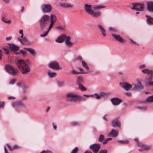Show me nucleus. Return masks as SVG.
Wrapping results in <instances>:
<instances>
[{"label": "nucleus", "instance_id": "1", "mask_svg": "<svg viewBox=\"0 0 153 153\" xmlns=\"http://www.w3.org/2000/svg\"><path fill=\"white\" fill-rule=\"evenodd\" d=\"M17 65L22 74L28 72L30 70L29 66L25 60L20 59L17 61Z\"/></svg>", "mask_w": 153, "mask_h": 153}, {"label": "nucleus", "instance_id": "2", "mask_svg": "<svg viewBox=\"0 0 153 153\" xmlns=\"http://www.w3.org/2000/svg\"><path fill=\"white\" fill-rule=\"evenodd\" d=\"M66 97L68 101L72 102H76L78 100H84L82 96L77 95L73 93L70 92L68 93L66 95Z\"/></svg>", "mask_w": 153, "mask_h": 153}, {"label": "nucleus", "instance_id": "3", "mask_svg": "<svg viewBox=\"0 0 153 153\" xmlns=\"http://www.w3.org/2000/svg\"><path fill=\"white\" fill-rule=\"evenodd\" d=\"M49 19V16L47 15H43L39 21V25L40 29H42L45 28Z\"/></svg>", "mask_w": 153, "mask_h": 153}, {"label": "nucleus", "instance_id": "4", "mask_svg": "<svg viewBox=\"0 0 153 153\" xmlns=\"http://www.w3.org/2000/svg\"><path fill=\"white\" fill-rule=\"evenodd\" d=\"M135 141L136 142V144L140 148L138 149L140 152H142L144 150H147L150 149L151 147L149 146H146L143 144L142 143L139 142L138 139L135 138L134 139Z\"/></svg>", "mask_w": 153, "mask_h": 153}, {"label": "nucleus", "instance_id": "5", "mask_svg": "<svg viewBox=\"0 0 153 153\" xmlns=\"http://www.w3.org/2000/svg\"><path fill=\"white\" fill-rule=\"evenodd\" d=\"M131 9L138 11H143L144 9V5L143 3H134L133 4V7L131 8Z\"/></svg>", "mask_w": 153, "mask_h": 153}, {"label": "nucleus", "instance_id": "6", "mask_svg": "<svg viewBox=\"0 0 153 153\" xmlns=\"http://www.w3.org/2000/svg\"><path fill=\"white\" fill-rule=\"evenodd\" d=\"M41 9L44 13H49L51 11L52 7L49 4H44L41 6Z\"/></svg>", "mask_w": 153, "mask_h": 153}, {"label": "nucleus", "instance_id": "7", "mask_svg": "<svg viewBox=\"0 0 153 153\" xmlns=\"http://www.w3.org/2000/svg\"><path fill=\"white\" fill-rule=\"evenodd\" d=\"M50 19V24L49 28H52L54 24L57 21V16L54 14H51L50 15L49 18Z\"/></svg>", "mask_w": 153, "mask_h": 153}, {"label": "nucleus", "instance_id": "8", "mask_svg": "<svg viewBox=\"0 0 153 153\" xmlns=\"http://www.w3.org/2000/svg\"><path fill=\"white\" fill-rule=\"evenodd\" d=\"M101 146V145L99 143L94 144L90 147V149L94 153H98Z\"/></svg>", "mask_w": 153, "mask_h": 153}, {"label": "nucleus", "instance_id": "9", "mask_svg": "<svg viewBox=\"0 0 153 153\" xmlns=\"http://www.w3.org/2000/svg\"><path fill=\"white\" fill-rule=\"evenodd\" d=\"M5 69L9 74L13 76L16 75L18 72L17 69H15L10 66H6Z\"/></svg>", "mask_w": 153, "mask_h": 153}, {"label": "nucleus", "instance_id": "10", "mask_svg": "<svg viewBox=\"0 0 153 153\" xmlns=\"http://www.w3.org/2000/svg\"><path fill=\"white\" fill-rule=\"evenodd\" d=\"M49 68L55 70H59L61 69V68L59 66V63L56 61H53L50 63L48 65Z\"/></svg>", "mask_w": 153, "mask_h": 153}, {"label": "nucleus", "instance_id": "11", "mask_svg": "<svg viewBox=\"0 0 153 153\" xmlns=\"http://www.w3.org/2000/svg\"><path fill=\"white\" fill-rule=\"evenodd\" d=\"M137 81L138 83L137 85L135 84L133 85L134 86L133 88L134 90L135 91L143 89L144 88L143 86L142 85L139 79H137Z\"/></svg>", "mask_w": 153, "mask_h": 153}, {"label": "nucleus", "instance_id": "12", "mask_svg": "<svg viewBox=\"0 0 153 153\" xmlns=\"http://www.w3.org/2000/svg\"><path fill=\"white\" fill-rule=\"evenodd\" d=\"M84 7L85 11L88 13L90 15L92 14L93 10L92 9V6L91 5L85 4H84Z\"/></svg>", "mask_w": 153, "mask_h": 153}, {"label": "nucleus", "instance_id": "13", "mask_svg": "<svg viewBox=\"0 0 153 153\" xmlns=\"http://www.w3.org/2000/svg\"><path fill=\"white\" fill-rule=\"evenodd\" d=\"M120 84L122 87L126 91L129 90L132 86L131 85L125 82L120 83Z\"/></svg>", "mask_w": 153, "mask_h": 153}, {"label": "nucleus", "instance_id": "14", "mask_svg": "<svg viewBox=\"0 0 153 153\" xmlns=\"http://www.w3.org/2000/svg\"><path fill=\"white\" fill-rule=\"evenodd\" d=\"M112 36L116 40L119 42L121 43H124L125 42V40L121 38L120 35L115 34H112Z\"/></svg>", "mask_w": 153, "mask_h": 153}, {"label": "nucleus", "instance_id": "15", "mask_svg": "<svg viewBox=\"0 0 153 153\" xmlns=\"http://www.w3.org/2000/svg\"><path fill=\"white\" fill-rule=\"evenodd\" d=\"M66 37V35H61L59 36L56 39V40L55 42L59 43L63 42L65 41Z\"/></svg>", "mask_w": 153, "mask_h": 153}, {"label": "nucleus", "instance_id": "16", "mask_svg": "<svg viewBox=\"0 0 153 153\" xmlns=\"http://www.w3.org/2000/svg\"><path fill=\"white\" fill-rule=\"evenodd\" d=\"M95 96L94 97L99 99L102 97H105L108 96V94L105 93L104 92H101L100 94H95Z\"/></svg>", "mask_w": 153, "mask_h": 153}, {"label": "nucleus", "instance_id": "17", "mask_svg": "<svg viewBox=\"0 0 153 153\" xmlns=\"http://www.w3.org/2000/svg\"><path fill=\"white\" fill-rule=\"evenodd\" d=\"M111 101L113 105H117L119 104L122 102V101L121 99L116 98H114L111 99Z\"/></svg>", "mask_w": 153, "mask_h": 153}, {"label": "nucleus", "instance_id": "18", "mask_svg": "<svg viewBox=\"0 0 153 153\" xmlns=\"http://www.w3.org/2000/svg\"><path fill=\"white\" fill-rule=\"evenodd\" d=\"M118 133L119 132L118 131H116L114 129H112L108 134V136H111L112 137H117L118 135Z\"/></svg>", "mask_w": 153, "mask_h": 153}, {"label": "nucleus", "instance_id": "19", "mask_svg": "<svg viewBox=\"0 0 153 153\" xmlns=\"http://www.w3.org/2000/svg\"><path fill=\"white\" fill-rule=\"evenodd\" d=\"M112 124L114 127L117 126L119 128L120 127V122L117 119H115L112 120Z\"/></svg>", "mask_w": 153, "mask_h": 153}, {"label": "nucleus", "instance_id": "20", "mask_svg": "<svg viewBox=\"0 0 153 153\" xmlns=\"http://www.w3.org/2000/svg\"><path fill=\"white\" fill-rule=\"evenodd\" d=\"M150 76H148L147 79L145 81V82L146 83L148 81V85L152 86L153 85V81H150L153 78V75H149Z\"/></svg>", "mask_w": 153, "mask_h": 153}, {"label": "nucleus", "instance_id": "21", "mask_svg": "<svg viewBox=\"0 0 153 153\" xmlns=\"http://www.w3.org/2000/svg\"><path fill=\"white\" fill-rule=\"evenodd\" d=\"M71 37L69 36H67L65 38V43L68 46H71L73 45L74 43L71 42L70 41Z\"/></svg>", "mask_w": 153, "mask_h": 153}, {"label": "nucleus", "instance_id": "22", "mask_svg": "<svg viewBox=\"0 0 153 153\" xmlns=\"http://www.w3.org/2000/svg\"><path fill=\"white\" fill-rule=\"evenodd\" d=\"M9 48L12 51H18L19 49V47L13 44H11L10 45Z\"/></svg>", "mask_w": 153, "mask_h": 153}, {"label": "nucleus", "instance_id": "23", "mask_svg": "<svg viewBox=\"0 0 153 153\" xmlns=\"http://www.w3.org/2000/svg\"><path fill=\"white\" fill-rule=\"evenodd\" d=\"M147 6L148 10L149 11L153 12V2H148Z\"/></svg>", "mask_w": 153, "mask_h": 153}, {"label": "nucleus", "instance_id": "24", "mask_svg": "<svg viewBox=\"0 0 153 153\" xmlns=\"http://www.w3.org/2000/svg\"><path fill=\"white\" fill-rule=\"evenodd\" d=\"M98 27L100 29L102 35L105 36L106 35V30L100 24H99Z\"/></svg>", "mask_w": 153, "mask_h": 153}, {"label": "nucleus", "instance_id": "25", "mask_svg": "<svg viewBox=\"0 0 153 153\" xmlns=\"http://www.w3.org/2000/svg\"><path fill=\"white\" fill-rule=\"evenodd\" d=\"M147 23L149 25H153V18L148 15H146Z\"/></svg>", "mask_w": 153, "mask_h": 153}, {"label": "nucleus", "instance_id": "26", "mask_svg": "<svg viewBox=\"0 0 153 153\" xmlns=\"http://www.w3.org/2000/svg\"><path fill=\"white\" fill-rule=\"evenodd\" d=\"M6 146L9 150L10 151H12L15 149L20 148L19 147L18 145H14L13 147H12L9 144H6Z\"/></svg>", "mask_w": 153, "mask_h": 153}, {"label": "nucleus", "instance_id": "27", "mask_svg": "<svg viewBox=\"0 0 153 153\" xmlns=\"http://www.w3.org/2000/svg\"><path fill=\"white\" fill-rule=\"evenodd\" d=\"M142 71V72L149 75H153V71L152 70H149L148 69H143Z\"/></svg>", "mask_w": 153, "mask_h": 153}, {"label": "nucleus", "instance_id": "28", "mask_svg": "<svg viewBox=\"0 0 153 153\" xmlns=\"http://www.w3.org/2000/svg\"><path fill=\"white\" fill-rule=\"evenodd\" d=\"M21 106H24L22 102L20 101L15 102L13 103V106L14 107Z\"/></svg>", "mask_w": 153, "mask_h": 153}, {"label": "nucleus", "instance_id": "29", "mask_svg": "<svg viewBox=\"0 0 153 153\" xmlns=\"http://www.w3.org/2000/svg\"><path fill=\"white\" fill-rule=\"evenodd\" d=\"M60 6L65 8H68L72 7L71 5L67 3H60L59 4Z\"/></svg>", "mask_w": 153, "mask_h": 153}, {"label": "nucleus", "instance_id": "30", "mask_svg": "<svg viewBox=\"0 0 153 153\" xmlns=\"http://www.w3.org/2000/svg\"><path fill=\"white\" fill-rule=\"evenodd\" d=\"M91 15L93 16L94 17H97L100 16L101 15V13L100 12L98 11L97 12H95L94 10L92 12V14H91Z\"/></svg>", "mask_w": 153, "mask_h": 153}, {"label": "nucleus", "instance_id": "31", "mask_svg": "<svg viewBox=\"0 0 153 153\" xmlns=\"http://www.w3.org/2000/svg\"><path fill=\"white\" fill-rule=\"evenodd\" d=\"M52 28L48 27L47 29V31L44 32L42 34H40V36L42 37H44L46 36L48 33L49 31L51 30Z\"/></svg>", "mask_w": 153, "mask_h": 153}, {"label": "nucleus", "instance_id": "32", "mask_svg": "<svg viewBox=\"0 0 153 153\" xmlns=\"http://www.w3.org/2000/svg\"><path fill=\"white\" fill-rule=\"evenodd\" d=\"M117 142L120 144H127L129 142V140H118Z\"/></svg>", "mask_w": 153, "mask_h": 153}, {"label": "nucleus", "instance_id": "33", "mask_svg": "<svg viewBox=\"0 0 153 153\" xmlns=\"http://www.w3.org/2000/svg\"><path fill=\"white\" fill-rule=\"evenodd\" d=\"M18 39L20 42L22 44H25L27 42V39L25 37H23L22 38L19 37Z\"/></svg>", "mask_w": 153, "mask_h": 153}, {"label": "nucleus", "instance_id": "34", "mask_svg": "<svg viewBox=\"0 0 153 153\" xmlns=\"http://www.w3.org/2000/svg\"><path fill=\"white\" fill-rule=\"evenodd\" d=\"M25 49L27 50L33 56L35 55V51L33 49L31 48H25Z\"/></svg>", "mask_w": 153, "mask_h": 153}, {"label": "nucleus", "instance_id": "35", "mask_svg": "<svg viewBox=\"0 0 153 153\" xmlns=\"http://www.w3.org/2000/svg\"><path fill=\"white\" fill-rule=\"evenodd\" d=\"M48 75L50 78H53L55 77L56 74V73L54 72H51L50 71H49L48 72Z\"/></svg>", "mask_w": 153, "mask_h": 153}, {"label": "nucleus", "instance_id": "36", "mask_svg": "<svg viewBox=\"0 0 153 153\" xmlns=\"http://www.w3.org/2000/svg\"><path fill=\"white\" fill-rule=\"evenodd\" d=\"M82 63L83 66L85 68L86 70L88 71L89 69V68L87 65V64L84 61H82Z\"/></svg>", "mask_w": 153, "mask_h": 153}, {"label": "nucleus", "instance_id": "37", "mask_svg": "<svg viewBox=\"0 0 153 153\" xmlns=\"http://www.w3.org/2000/svg\"><path fill=\"white\" fill-rule=\"evenodd\" d=\"M83 82V77L82 76H79L78 78L77 83L78 84L79 83H81Z\"/></svg>", "mask_w": 153, "mask_h": 153}, {"label": "nucleus", "instance_id": "38", "mask_svg": "<svg viewBox=\"0 0 153 153\" xmlns=\"http://www.w3.org/2000/svg\"><path fill=\"white\" fill-rule=\"evenodd\" d=\"M79 88L82 91H86V88L84 87L81 83H79L78 84Z\"/></svg>", "mask_w": 153, "mask_h": 153}, {"label": "nucleus", "instance_id": "39", "mask_svg": "<svg viewBox=\"0 0 153 153\" xmlns=\"http://www.w3.org/2000/svg\"><path fill=\"white\" fill-rule=\"evenodd\" d=\"M2 49L4 50V53L7 54L9 52V48L8 46H5L2 48Z\"/></svg>", "mask_w": 153, "mask_h": 153}, {"label": "nucleus", "instance_id": "40", "mask_svg": "<svg viewBox=\"0 0 153 153\" xmlns=\"http://www.w3.org/2000/svg\"><path fill=\"white\" fill-rule=\"evenodd\" d=\"M55 29L56 30L59 31H63L65 30L64 27L60 25L57 26L55 27Z\"/></svg>", "mask_w": 153, "mask_h": 153}, {"label": "nucleus", "instance_id": "41", "mask_svg": "<svg viewBox=\"0 0 153 153\" xmlns=\"http://www.w3.org/2000/svg\"><path fill=\"white\" fill-rule=\"evenodd\" d=\"M146 101L148 102H153V95L149 97L146 99Z\"/></svg>", "mask_w": 153, "mask_h": 153}, {"label": "nucleus", "instance_id": "42", "mask_svg": "<svg viewBox=\"0 0 153 153\" xmlns=\"http://www.w3.org/2000/svg\"><path fill=\"white\" fill-rule=\"evenodd\" d=\"M2 20L6 23L10 24L11 22V20L10 19H7L3 17L1 19Z\"/></svg>", "mask_w": 153, "mask_h": 153}, {"label": "nucleus", "instance_id": "43", "mask_svg": "<svg viewBox=\"0 0 153 153\" xmlns=\"http://www.w3.org/2000/svg\"><path fill=\"white\" fill-rule=\"evenodd\" d=\"M79 149L77 147H75L71 151V153H77Z\"/></svg>", "mask_w": 153, "mask_h": 153}, {"label": "nucleus", "instance_id": "44", "mask_svg": "<svg viewBox=\"0 0 153 153\" xmlns=\"http://www.w3.org/2000/svg\"><path fill=\"white\" fill-rule=\"evenodd\" d=\"M104 136L103 135L101 134L99 136V140L100 142H101L104 140Z\"/></svg>", "mask_w": 153, "mask_h": 153}, {"label": "nucleus", "instance_id": "45", "mask_svg": "<svg viewBox=\"0 0 153 153\" xmlns=\"http://www.w3.org/2000/svg\"><path fill=\"white\" fill-rule=\"evenodd\" d=\"M71 72L72 74H82V72H79L74 70H71Z\"/></svg>", "mask_w": 153, "mask_h": 153}, {"label": "nucleus", "instance_id": "46", "mask_svg": "<svg viewBox=\"0 0 153 153\" xmlns=\"http://www.w3.org/2000/svg\"><path fill=\"white\" fill-rule=\"evenodd\" d=\"M112 138H109L105 139L104 141L102 143L103 144H105L107 143L108 141L111 140Z\"/></svg>", "mask_w": 153, "mask_h": 153}, {"label": "nucleus", "instance_id": "47", "mask_svg": "<svg viewBox=\"0 0 153 153\" xmlns=\"http://www.w3.org/2000/svg\"><path fill=\"white\" fill-rule=\"evenodd\" d=\"M105 7L102 6H94V9L96 10L99 8H104Z\"/></svg>", "mask_w": 153, "mask_h": 153}, {"label": "nucleus", "instance_id": "48", "mask_svg": "<svg viewBox=\"0 0 153 153\" xmlns=\"http://www.w3.org/2000/svg\"><path fill=\"white\" fill-rule=\"evenodd\" d=\"M40 153H52V152L50 150H43Z\"/></svg>", "mask_w": 153, "mask_h": 153}, {"label": "nucleus", "instance_id": "49", "mask_svg": "<svg viewBox=\"0 0 153 153\" xmlns=\"http://www.w3.org/2000/svg\"><path fill=\"white\" fill-rule=\"evenodd\" d=\"M109 31L111 32H116V30L115 28L112 27H110L109 28Z\"/></svg>", "mask_w": 153, "mask_h": 153}, {"label": "nucleus", "instance_id": "50", "mask_svg": "<svg viewBox=\"0 0 153 153\" xmlns=\"http://www.w3.org/2000/svg\"><path fill=\"white\" fill-rule=\"evenodd\" d=\"M71 124L73 126H76L79 125V123L77 122L74 121L72 122L71 123Z\"/></svg>", "mask_w": 153, "mask_h": 153}, {"label": "nucleus", "instance_id": "51", "mask_svg": "<svg viewBox=\"0 0 153 153\" xmlns=\"http://www.w3.org/2000/svg\"><path fill=\"white\" fill-rule=\"evenodd\" d=\"M15 80L14 79H12L10 80L9 83L10 84L13 85L15 83Z\"/></svg>", "mask_w": 153, "mask_h": 153}, {"label": "nucleus", "instance_id": "52", "mask_svg": "<svg viewBox=\"0 0 153 153\" xmlns=\"http://www.w3.org/2000/svg\"><path fill=\"white\" fill-rule=\"evenodd\" d=\"M19 33L21 35L20 37L21 38H22L23 37V30H20Z\"/></svg>", "mask_w": 153, "mask_h": 153}, {"label": "nucleus", "instance_id": "53", "mask_svg": "<svg viewBox=\"0 0 153 153\" xmlns=\"http://www.w3.org/2000/svg\"><path fill=\"white\" fill-rule=\"evenodd\" d=\"M130 42L131 43L136 45H138L136 42L134 41L132 39H130Z\"/></svg>", "mask_w": 153, "mask_h": 153}, {"label": "nucleus", "instance_id": "54", "mask_svg": "<svg viewBox=\"0 0 153 153\" xmlns=\"http://www.w3.org/2000/svg\"><path fill=\"white\" fill-rule=\"evenodd\" d=\"M99 153H107V151L105 149L101 150L100 151Z\"/></svg>", "mask_w": 153, "mask_h": 153}, {"label": "nucleus", "instance_id": "55", "mask_svg": "<svg viewBox=\"0 0 153 153\" xmlns=\"http://www.w3.org/2000/svg\"><path fill=\"white\" fill-rule=\"evenodd\" d=\"M80 71L79 72H82V73H85L84 70L82 68H79Z\"/></svg>", "mask_w": 153, "mask_h": 153}, {"label": "nucleus", "instance_id": "56", "mask_svg": "<svg viewBox=\"0 0 153 153\" xmlns=\"http://www.w3.org/2000/svg\"><path fill=\"white\" fill-rule=\"evenodd\" d=\"M52 126H53V129H54V130H56L57 126L54 123H52Z\"/></svg>", "mask_w": 153, "mask_h": 153}, {"label": "nucleus", "instance_id": "57", "mask_svg": "<svg viewBox=\"0 0 153 153\" xmlns=\"http://www.w3.org/2000/svg\"><path fill=\"white\" fill-rule=\"evenodd\" d=\"M8 99L9 100H13L15 99V97L13 96H9L8 97Z\"/></svg>", "mask_w": 153, "mask_h": 153}, {"label": "nucleus", "instance_id": "58", "mask_svg": "<svg viewBox=\"0 0 153 153\" xmlns=\"http://www.w3.org/2000/svg\"><path fill=\"white\" fill-rule=\"evenodd\" d=\"M145 67V65H142L139 66V68L140 69H142L143 68H144Z\"/></svg>", "mask_w": 153, "mask_h": 153}, {"label": "nucleus", "instance_id": "59", "mask_svg": "<svg viewBox=\"0 0 153 153\" xmlns=\"http://www.w3.org/2000/svg\"><path fill=\"white\" fill-rule=\"evenodd\" d=\"M4 104V103L3 102H1L0 101V108L1 107H3Z\"/></svg>", "mask_w": 153, "mask_h": 153}, {"label": "nucleus", "instance_id": "60", "mask_svg": "<svg viewBox=\"0 0 153 153\" xmlns=\"http://www.w3.org/2000/svg\"><path fill=\"white\" fill-rule=\"evenodd\" d=\"M77 60H82V58L81 56H79L76 59Z\"/></svg>", "mask_w": 153, "mask_h": 153}, {"label": "nucleus", "instance_id": "61", "mask_svg": "<svg viewBox=\"0 0 153 153\" xmlns=\"http://www.w3.org/2000/svg\"><path fill=\"white\" fill-rule=\"evenodd\" d=\"M126 95L128 96H131V93L129 92H127L125 93Z\"/></svg>", "mask_w": 153, "mask_h": 153}, {"label": "nucleus", "instance_id": "62", "mask_svg": "<svg viewBox=\"0 0 153 153\" xmlns=\"http://www.w3.org/2000/svg\"><path fill=\"white\" fill-rule=\"evenodd\" d=\"M2 56V51L0 50V60L1 59Z\"/></svg>", "mask_w": 153, "mask_h": 153}, {"label": "nucleus", "instance_id": "63", "mask_svg": "<svg viewBox=\"0 0 153 153\" xmlns=\"http://www.w3.org/2000/svg\"><path fill=\"white\" fill-rule=\"evenodd\" d=\"M11 39H12L11 37V36L8 37H7L6 38V40L7 41H9V40H10Z\"/></svg>", "mask_w": 153, "mask_h": 153}, {"label": "nucleus", "instance_id": "64", "mask_svg": "<svg viewBox=\"0 0 153 153\" xmlns=\"http://www.w3.org/2000/svg\"><path fill=\"white\" fill-rule=\"evenodd\" d=\"M17 85L18 86H21L22 85H23V84L21 82H19L17 83Z\"/></svg>", "mask_w": 153, "mask_h": 153}]
</instances>
